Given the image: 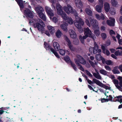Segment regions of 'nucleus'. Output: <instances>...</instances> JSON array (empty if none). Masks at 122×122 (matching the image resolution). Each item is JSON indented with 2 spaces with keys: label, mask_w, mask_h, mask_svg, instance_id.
<instances>
[{
  "label": "nucleus",
  "mask_w": 122,
  "mask_h": 122,
  "mask_svg": "<svg viewBox=\"0 0 122 122\" xmlns=\"http://www.w3.org/2000/svg\"><path fill=\"white\" fill-rule=\"evenodd\" d=\"M112 71L114 74H119L120 73V72L119 71L114 68L112 70Z\"/></svg>",
  "instance_id": "a19ab883"
},
{
  "label": "nucleus",
  "mask_w": 122,
  "mask_h": 122,
  "mask_svg": "<svg viewBox=\"0 0 122 122\" xmlns=\"http://www.w3.org/2000/svg\"><path fill=\"white\" fill-rule=\"evenodd\" d=\"M104 9L105 11L107 12H108L110 9V5L108 3H105L104 4Z\"/></svg>",
  "instance_id": "4be33fe9"
},
{
  "label": "nucleus",
  "mask_w": 122,
  "mask_h": 122,
  "mask_svg": "<svg viewBox=\"0 0 122 122\" xmlns=\"http://www.w3.org/2000/svg\"><path fill=\"white\" fill-rule=\"evenodd\" d=\"M97 21L95 19H92L90 20V23L93 27L94 28H96L98 25H97Z\"/></svg>",
  "instance_id": "2eb2a0df"
},
{
  "label": "nucleus",
  "mask_w": 122,
  "mask_h": 122,
  "mask_svg": "<svg viewBox=\"0 0 122 122\" xmlns=\"http://www.w3.org/2000/svg\"><path fill=\"white\" fill-rule=\"evenodd\" d=\"M111 56L115 59H117V57L115 56V55L113 54H112L111 55Z\"/></svg>",
  "instance_id": "69168bd1"
},
{
  "label": "nucleus",
  "mask_w": 122,
  "mask_h": 122,
  "mask_svg": "<svg viewBox=\"0 0 122 122\" xmlns=\"http://www.w3.org/2000/svg\"><path fill=\"white\" fill-rule=\"evenodd\" d=\"M95 16L97 19L99 20H100V16L97 14H96Z\"/></svg>",
  "instance_id": "680f3d73"
},
{
  "label": "nucleus",
  "mask_w": 122,
  "mask_h": 122,
  "mask_svg": "<svg viewBox=\"0 0 122 122\" xmlns=\"http://www.w3.org/2000/svg\"><path fill=\"white\" fill-rule=\"evenodd\" d=\"M97 81V82H96V84L99 86L103 87L106 89L110 90V87H109L108 86H106L105 84H104L102 83V82H101L97 80H96Z\"/></svg>",
  "instance_id": "6e6552de"
},
{
  "label": "nucleus",
  "mask_w": 122,
  "mask_h": 122,
  "mask_svg": "<svg viewBox=\"0 0 122 122\" xmlns=\"http://www.w3.org/2000/svg\"><path fill=\"white\" fill-rule=\"evenodd\" d=\"M109 99H105L104 98H101V101L102 103L105 102H108L109 101Z\"/></svg>",
  "instance_id": "37998d69"
},
{
  "label": "nucleus",
  "mask_w": 122,
  "mask_h": 122,
  "mask_svg": "<svg viewBox=\"0 0 122 122\" xmlns=\"http://www.w3.org/2000/svg\"><path fill=\"white\" fill-rule=\"evenodd\" d=\"M70 63L71 65V66L72 67L74 70L75 71H76L77 68L76 67L75 64L74 63H73L71 61H70Z\"/></svg>",
  "instance_id": "4c0bfd02"
},
{
  "label": "nucleus",
  "mask_w": 122,
  "mask_h": 122,
  "mask_svg": "<svg viewBox=\"0 0 122 122\" xmlns=\"http://www.w3.org/2000/svg\"><path fill=\"white\" fill-rule=\"evenodd\" d=\"M83 76L87 80V82L90 85H91L92 86H93V85H92V84H94V83H96V82H97V81L96 80H97L95 78H93V79L92 81L91 80L88 79V78L86 75H83Z\"/></svg>",
  "instance_id": "f8f14e48"
},
{
  "label": "nucleus",
  "mask_w": 122,
  "mask_h": 122,
  "mask_svg": "<svg viewBox=\"0 0 122 122\" xmlns=\"http://www.w3.org/2000/svg\"><path fill=\"white\" fill-rule=\"evenodd\" d=\"M116 86L119 90L121 91L122 90V87L120 86H119L118 85H116Z\"/></svg>",
  "instance_id": "13d9d810"
},
{
  "label": "nucleus",
  "mask_w": 122,
  "mask_h": 122,
  "mask_svg": "<svg viewBox=\"0 0 122 122\" xmlns=\"http://www.w3.org/2000/svg\"><path fill=\"white\" fill-rule=\"evenodd\" d=\"M109 34L111 36H112V34H115V32L112 30H111Z\"/></svg>",
  "instance_id": "3c124183"
},
{
  "label": "nucleus",
  "mask_w": 122,
  "mask_h": 122,
  "mask_svg": "<svg viewBox=\"0 0 122 122\" xmlns=\"http://www.w3.org/2000/svg\"><path fill=\"white\" fill-rule=\"evenodd\" d=\"M56 9L57 12L59 15H60L62 17L64 15L65 12L63 11L62 9L61 6L59 4H57L56 5Z\"/></svg>",
  "instance_id": "39448f33"
},
{
  "label": "nucleus",
  "mask_w": 122,
  "mask_h": 122,
  "mask_svg": "<svg viewBox=\"0 0 122 122\" xmlns=\"http://www.w3.org/2000/svg\"><path fill=\"white\" fill-rule=\"evenodd\" d=\"M85 11L87 15H92V11L89 9L88 8H86Z\"/></svg>",
  "instance_id": "2f4dec72"
},
{
  "label": "nucleus",
  "mask_w": 122,
  "mask_h": 122,
  "mask_svg": "<svg viewBox=\"0 0 122 122\" xmlns=\"http://www.w3.org/2000/svg\"><path fill=\"white\" fill-rule=\"evenodd\" d=\"M64 60L67 63H69V62L70 63V59L69 57L68 56H67L64 57Z\"/></svg>",
  "instance_id": "e433bc0d"
},
{
  "label": "nucleus",
  "mask_w": 122,
  "mask_h": 122,
  "mask_svg": "<svg viewBox=\"0 0 122 122\" xmlns=\"http://www.w3.org/2000/svg\"><path fill=\"white\" fill-rule=\"evenodd\" d=\"M39 16L44 21L46 20V16L43 12H39Z\"/></svg>",
  "instance_id": "a211bd4d"
},
{
  "label": "nucleus",
  "mask_w": 122,
  "mask_h": 122,
  "mask_svg": "<svg viewBox=\"0 0 122 122\" xmlns=\"http://www.w3.org/2000/svg\"><path fill=\"white\" fill-rule=\"evenodd\" d=\"M46 11L49 16H53L54 14L53 13V10L49 7L46 6L45 7Z\"/></svg>",
  "instance_id": "0eeeda50"
},
{
  "label": "nucleus",
  "mask_w": 122,
  "mask_h": 122,
  "mask_svg": "<svg viewBox=\"0 0 122 122\" xmlns=\"http://www.w3.org/2000/svg\"><path fill=\"white\" fill-rule=\"evenodd\" d=\"M113 82L116 86V85H118L119 82L118 80L116 79H114L113 80Z\"/></svg>",
  "instance_id": "49530a36"
},
{
  "label": "nucleus",
  "mask_w": 122,
  "mask_h": 122,
  "mask_svg": "<svg viewBox=\"0 0 122 122\" xmlns=\"http://www.w3.org/2000/svg\"><path fill=\"white\" fill-rule=\"evenodd\" d=\"M94 33L97 36H98L100 34V32L98 30H95L94 31Z\"/></svg>",
  "instance_id": "58836bf2"
},
{
  "label": "nucleus",
  "mask_w": 122,
  "mask_h": 122,
  "mask_svg": "<svg viewBox=\"0 0 122 122\" xmlns=\"http://www.w3.org/2000/svg\"><path fill=\"white\" fill-rule=\"evenodd\" d=\"M84 36H83L81 35H80L79 36V38L81 43L83 44H84V40L86 39V38L84 37Z\"/></svg>",
  "instance_id": "cd10ccee"
},
{
  "label": "nucleus",
  "mask_w": 122,
  "mask_h": 122,
  "mask_svg": "<svg viewBox=\"0 0 122 122\" xmlns=\"http://www.w3.org/2000/svg\"><path fill=\"white\" fill-rule=\"evenodd\" d=\"M106 55L107 56H109L110 54L109 51L107 50H106Z\"/></svg>",
  "instance_id": "774afa93"
},
{
  "label": "nucleus",
  "mask_w": 122,
  "mask_h": 122,
  "mask_svg": "<svg viewBox=\"0 0 122 122\" xmlns=\"http://www.w3.org/2000/svg\"><path fill=\"white\" fill-rule=\"evenodd\" d=\"M115 54L116 56H120V54H119V51L118 50L116 51L115 53Z\"/></svg>",
  "instance_id": "6e6d98bb"
},
{
  "label": "nucleus",
  "mask_w": 122,
  "mask_h": 122,
  "mask_svg": "<svg viewBox=\"0 0 122 122\" xmlns=\"http://www.w3.org/2000/svg\"><path fill=\"white\" fill-rule=\"evenodd\" d=\"M47 28L51 34H53L55 32V29L54 27L50 25L47 26Z\"/></svg>",
  "instance_id": "aec40b11"
},
{
  "label": "nucleus",
  "mask_w": 122,
  "mask_h": 122,
  "mask_svg": "<svg viewBox=\"0 0 122 122\" xmlns=\"http://www.w3.org/2000/svg\"><path fill=\"white\" fill-rule=\"evenodd\" d=\"M84 32L85 35V36H84V38L86 37L87 38L88 37H89L92 39L94 40H95V39L96 38L95 35L92 33V31L88 27L84 28Z\"/></svg>",
  "instance_id": "7ed1b4c3"
},
{
  "label": "nucleus",
  "mask_w": 122,
  "mask_h": 122,
  "mask_svg": "<svg viewBox=\"0 0 122 122\" xmlns=\"http://www.w3.org/2000/svg\"><path fill=\"white\" fill-rule=\"evenodd\" d=\"M101 60L102 63L103 64H104L105 63L106 61L105 60V59L103 58V57H101Z\"/></svg>",
  "instance_id": "e2e57ef3"
},
{
  "label": "nucleus",
  "mask_w": 122,
  "mask_h": 122,
  "mask_svg": "<svg viewBox=\"0 0 122 122\" xmlns=\"http://www.w3.org/2000/svg\"><path fill=\"white\" fill-rule=\"evenodd\" d=\"M24 13L27 16L30 18H32L33 17V13L30 11V10L28 9H26L24 10Z\"/></svg>",
  "instance_id": "9b49d317"
},
{
  "label": "nucleus",
  "mask_w": 122,
  "mask_h": 122,
  "mask_svg": "<svg viewBox=\"0 0 122 122\" xmlns=\"http://www.w3.org/2000/svg\"><path fill=\"white\" fill-rule=\"evenodd\" d=\"M45 25L44 22L41 19H39V31H41L42 33H45L48 36H50L49 31H45L44 27Z\"/></svg>",
  "instance_id": "f03ea898"
},
{
  "label": "nucleus",
  "mask_w": 122,
  "mask_h": 122,
  "mask_svg": "<svg viewBox=\"0 0 122 122\" xmlns=\"http://www.w3.org/2000/svg\"><path fill=\"white\" fill-rule=\"evenodd\" d=\"M105 19V16L102 13H101L100 16V20H104Z\"/></svg>",
  "instance_id": "a18cd8bd"
},
{
  "label": "nucleus",
  "mask_w": 122,
  "mask_h": 122,
  "mask_svg": "<svg viewBox=\"0 0 122 122\" xmlns=\"http://www.w3.org/2000/svg\"><path fill=\"white\" fill-rule=\"evenodd\" d=\"M67 6H64L63 9L64 10L67 14L70 13H73V11L72 7L69 5H68Z\"/></svg>",
  "instance_id": "423d86ee"
},
{
  "label": "nucleus",
  "mask_w": 122,
  "mask_h": 122,
  "mask_svg": "<svg viewBox=\"0 0 122 122\" xmlns=\"http://www.w3.org/2000/svg\"><path fill=\"white\" fill-rule=\"evenodd\" d=\"M52 21L56 23L58 21V19L56 17H54L53 18Z\"/></svg>",
  "instance_id": "de8ad7c7"
},
{
  "label": "nucleus",
  "mask_w": 122,
  "mask_h": 122,
  "mask_svg": "<svg viewBox=\"0 0 122 122\" xmlns=\"http://www.w3.org/2000/svg\"><path fill=\"white\" fill-rule=\"evenodd\" d=\"M74 44L76 45H77L79 43V41L78 40H75L74 41Z\"/></svg>",
  "instance_id": "0e129e2a"
},
{
  "label": "nucleus",
  "mask_w": 122,
  "mask_h": 122,
  "mask_svg": "<svg viewBox=\"0 0 122 122\" xmlns=\"http://www.w3.org/2000/svg\"><path fill=\"white\" fill-rule=\"evenodd\" d=\"M119 80V84L122 88V76H119L117 78Z\"/></svg>",
  "instance_id": "72a5a7b5"
},
{
  "label": "nucleus",
  "mask_w": 122,
  "mask_h": 122,
  "mask_svg": "<svg viewBox=\"0 0 122 122\" xmlns=\"http://www.w3.org/2000/svg\"><path fill=\"white\" fill-rule=\"evenodd\" d=\"M111 3L112 6L116 7L118 4V2L115 0H111Z\"/></svg>",
  "instance_id": "7c9ffc66"
},
{
  "label": "nucleus",
  "mask_w": 122,
  "mask_h": 122,
  "mask_svg": "<svg viewBox=\"0 0 122 122\" xmlns=\"http://www.w3.org/2000/svg\"><path fill=\"white\" fill-rule=\"evenodd\" d=\"M101 36L102 39L103 40L107 38L106 34L105 33H102L101 34Z\"/></svg>",
  "instance_id": "ea45409f"
},
{
  "label": "nucleus",
  "mask_w": 122,
  "mask_h": 122,
  "mask_svg": "<svg viewBox=\"0 0 122 122\" xmlns=\"http://www.w3.org/2000/svg\"><path fill=\"white\" fill-rule=\"evenodd\" d=\"M68 24L67 23H65L61 25V27L63 30L66 32L68 31L67 26H68Z\"/></svg>",
  "instance_id": "dca6fc26"
},
{
  "label": "nucleus",
  "mask_w": 122,
  "mask_h": 122,
  "mask_svg": "<svg viewBox=\"0 0 122 122\" xmlns=\"http://www.w3.org/2000/svg\"><path fill=\"white\" fill-rule=\"evenodd\" d=\"M53 46L55 49L58 50L60 46L58 43L57 42H54L53 43Z\"/></svg>",
  "instance_id": "a878e982"
},
{
  "label": "nucleus",
  "mask_w": 122,
  "mask_h": 122,
  "mask_svg": "<svg viewBox=\"0 0 122 122\" xmlns=\"http://www.w3.org/2000/svg\"><path fill=\"white\" fill-rule=\"evenodd\" d=\"M16 1L21 8H23V6L22 4V1L21 0H15Z\"/></svg>",
  "instance_id": "473e14b6"
},
{
  "label": "nucleus",
  "mask_w": 122,
  "mask_h": 122,
  "mask_svg": "<svg viewBox=\"0 0 122 122\" xmlns=\"http://www.w3.org/2000/svg\"><path fill=\"white\" fill-rule=\"evenodd\" d=\"M89 62L90 64L92 67H94L95 66V64L92 61H91L90 60L89 61Z\"/></svg>",
  "instance_id": "bf43d9fd"
},
{
  "label": "nucleus",
  "mask_w": 122,
  "mask_h": 122,
  "mask_svg": "<svg viewBox=\"0 0 122 122\" xmlns=\"http://www.w3.org/2000/svg\"><path fill=\"white\" fill-rule=\"evenodd\" d=\"M77 57L78 60H78L79 61L82 60V63H81L83 65H85L86 64V61L81 56L79 55H77Z\"/></svg>",
  "instance_id": "f3484780"
},
{
  "label": "nucleus",
  "mask_w": 122,
  "mask_h": 122,
  "mask_svg": "<svg viewBox=\"0 0 122 122\" xmlns=\"http://www.w3.org/2000/svg\"><path fill=\"white\" fill-rule=\"evenodd\" d=\"M112 62L111 60H107L106 61L105 64L108 65H111Z\"/></svg>",
  "instance_id": "c03bdc74"
},
{
  "label": "nucleus",
  "mask_w": 122,
  "mask_h": 122,
  "mask_svg": "<svg viewBox=\"0 0 122 122\" xmlns=\"http://www.w3.org/2000/svg\"><path fill=\"white\" fill-rule=\"evenodd\" d=\"M118 43L120 45H122V43H121L122 42V39H119L118 40Z\"/></svg>",
  "instance_id": "338daca9"
},
{
  "label": "nucleus",
  "mask_w": 122,
  "mask_h": 122,
  "mask_svg": "<svg viewBox=\"0 0 122 122\" xmlns=\"http://www.w3.org/2000/svg\"><path fill=\"white\" fill-rule=\"evenodd\" d=\"M75 2L76 6L79 8H81L83 6V4L80 0H75Z\"/></svg>",
  "instance_id": "ddd939ff"
},
{
  "label": "nucleus",
  "mask_w": 122,
  "mask_h": 122,
  "mask_svg": "<svg viewBox=\"0 0 122 122\" xmlns=\"http://www.w3.org/2000/svg\"><path fill=\"white\" fill-rule=\"evenodd\" d=\"M39 12H44V10L42 7L39 5Z\"/></svg>",
  "instance_id": "8fccbe9b"
},
{
  "label": "nucleus",
  "mask_w": 122,
  "mask_h": 122,
  "mask_svg": "<svg viewBox=\"0 0 122 122\" xmlns=\"http://www.w3.org/2000/svg\"><path fill=\"white\" fill-rule=\"evenodd\" d=\"M85 22L87 25L89 27H90L91 26L90 24L89 20L87 19L86 20Z\"/></svg>",
  "instance_id": "603ef678"
},
{
  "label": "nucleus",
  "mask_w": 122,
  "mask_h": 122,
  "mask_svg": "<svg viewBox=\"0 0 122 122\" xmlns=\"http://www.w3.org/2000/svg\"><path fill=\"white\" fill-rule=\"evenodd\" d=\"M93 76L96 78L100 80L102 79V77L98 72H97V73L94 72L93 73Z\"/></svg>",
  "instance_id": "412c9836"
},
{
  "label": "nucleus",
  "mask_w": 122,
  "mask_h": 122,
  "mask_svg": "<svg viewBox=\"0 0 122 122\" xmlns=\"http://www.w3.org/2000/svg\"><path fill=\"white\" fill-rule=\"evenodd\" d=\"M106 43L107 46H109L111 44V41L110 40H107L106 41Z\"/></svg>",
  "instance_id": "5fc2aeb1"
},
{
  "label": "nucleus",
  "mask_w": 122,
  "mask_h": 122,
  "mask_svg": "<svg viewBox=\"0 0 122 122\" xmlns=\"http://www.w3.org/2000/svg\"><path fill=\"white\" fill-rule=\"evenodd\" d=\"M65 40L67 42V46H68L69 48L71 51H74L75 50V48L71 44V42L68 37L65 36H64Z\"/></svg>",
  "instance_id": "20e7f679"
},
{
  "label": "nucleus",
  "mask_w": 122,
  "mask_h": 122,
  "mask_svg": "<svg viewBox=\"0 0 122 122\" xmlns=\"http://www.w3.org/2000/svg\"><path fill=\"white\" fill-rule=\"evenodd\" d=\"M44 45L45 47L46 50L51 51V52H52V53H53V52L55 51V50L53 48L51 47L50 45L46 42H44Z\"/></svg>",
  "instance_id": "1a4fd4ad"
},
{
  "label": "nucleus",
  "mask_w": 122,
  "mask_h": 122,
  "mask_svg": "<svg viewBox=\"0 0 122 122\" xmlns=\"http://www.w3.org/2000/svg\"><path fill=\"white\" fill-rule=\"evenodd\" d=\"M62 35V32L59 30H57L56 32V36L58 38H60Z\"/></svg>",
  "instance_id": "b1692460"
},
{
  "label": "nucleus",
  "mask_w": 122,
  "mask_h": 122,
  "mask_svg": "<svg viewBox=\"0 0 122 122\" xmlns=\"http://www.w3.org/2000/svg\"><path fill=\"white\" fill-rule=\"evenodd\" d=\"M59 49L58 50L60 54L62 56H64L66 53L65 51L62 49Z\"/></svg>",
  "instance_id": "c756f323"
},
{
  "label": "nucleus",
  "mask_w": 122,
  "mask_h": 122,
  "mask_svg": "<svg viewBox=\"0 0 122 122\" xmlns=\"http://www.w3.org/2000/svg\"><path fill=\"white\" fill-rule=\"evenodd\" d=\"M53 53L57 58H60V57L58 55V53L56 51H55V52H54Z\"/></svg>",
  "instance_id": "864d4df0"
},
{
  "label": "nucleus",
  "mask_w": 122,
  "mask_h": 122,
  "mask_svg": "<svg viewBox=\"0 0 122 122\" xmlns=\"http://www.w3.org/2000/svg\"><path fill=\"white\" fill-rule=\"evenodd\" d=\"M101 48L102 50V52L105 54V53L106 48L105 46L103 45H101Z\"/></svg>",
  "instance_id": "79ce46f5"
},
{
  "label": "nucleus",
  "mask_w": 122,
  "mask_h": 122,
  "mask_svg": "<svg viewBox=\"0 0 122 122\" xmlns=\"http://www.w3.org/2000/svg\"><path fill=\"white\" fill-rule=\"evenodd\" d=\"M100 73L104 75H107V72L103 69H101L100 70Z\"/></svg>",
  "instance_id": "f704fd0d"
},
{
  "label": "nucleus",
  "mask_w": 122,
  "mask_h": 122,
  "mask_svg": "<svg viewBox=\"0 0 122 122\" xmlns=\"http://www.w3.org/2000/svg\"><path fill=\"white\" fill-rule=\"evenodd\" d=\"M107 24L110 26H114V23L113 21L110 20H108L107 21Z\"/></svg>",
  "instance_id": "c85d7f7f"
},
{
  "label": "nucleus",
  "mask_w": 122,
  "mask_h": 122,
  "mask_svg": "<svg viewBox=\"0 0 122 122\" xmlns=\"http://www.w3.org/2000/svg\"><path fill=\"white\" fill-rule=\"evenodd\" d=\"M79 62V61L78 60L75 61V62L76 64L78 66H79V69L81 71H84V69L80 63Z\"/></svg>",
  "instance_id": "5701e85b"
},
{
  "label": "nucleus",
  "mask_w": 122,
  "mask_h": 122,
  "mask_svg": "<svg viewBox=\"0 0 122 122\" xmlns=\"http://www.w3.org/2000/svg\"><path fill=\"white\" fill-rule=\"evenodd\" d=\"M75 17L76 22L74 23L75 25L79 29L82 30V28L81 26H83L84 24V22L82 19L79 18L78 15V14L76 13L74 14Z\"/></svg>",
  "instance_id": "f257e3e1"
},
{
  "label": "nucleus",
  "mask_w": 122,
  "mask_h": 122,
  "mask_svg": "<svg viewBox=\"0 0 122 122\" xmlns=\"http://www.w3.org/2000/svg\"><path fill=\"white\" fill-rule=\"evenodd\" d=\"M103 6L100 5H97L96 6V10L98 12L100 13L102 11V7Z\"/></svg>",
  "instance_id": "393cba45"
},
{
  "label": "nucleus",
  "mask_w": 122,
  "mask_h": 122,
  "mask_svg": "<svg viewBox=\"0 0 122 122\" xmlns=\"http://www.w3.org/2000/svg\"><path fill=\"white\" fill-rule=\"evenodd\" d=\"M94 46L93 48V52L94 54H96L97 52V50L99 47L96 43H94Z\"/></svg>",
  "instance_id": "6ab92c4d"
},
{
  "label": "nucleus",
  "mask_w": 122,
  "mask_h": 122,
  "mask_svg": "<svg viewBox=\"0 0 122 122\" xmlns=\"http://www.w3.org/2000/svg\"><path fill=\"white\" fill-rule=\"evenodd\" d=\"M69 33L70 37L72 38L75 39L76 38L77 36L76 33L72 30H69Z\"/></svg>",
  "instance_id": "4468645a"
},
{
  "label": "nucleus",
  "mask_w": 122,
  "mask_h": 122,
  "mask_svg": "<svg viewBox=\"0 0 122 122\" xmlns=\"http://www.w3.org/2000/svg\"><path fill=\"white\" fill-rule=\"evenodd\" d=\"M102 56H101L100 54H96L95 56V58L98 61H99L101 59V58Z\"/></svg>",
  "instance_id": "c9c22d12"
},
{
  "label": "nucleus",
  "mask_w": 122,
  "mask_h": 122,
  "mask_svg": "<svg viewBox=\"0 0 122 122\" xmlns=\"http://www.w3.org/2000/svg\"><path fill=\"white\" fill-rule=\"evenodd\" d=\"M113 101L114 102H116L117 101L120 102V103H122V98L120 100L119 99H116V100H115V99H113Z\"/></svg>",
  "instance_id": "09e8293b"
},
{
  "label": "nucleus",
  "mask_w": 122,
  "mask_h": 122,
  "mask_svg": "<svg viewBox=\"0 0 122 122\" xmlns=\"http://www.w3.org/2000/svg\"><path fill=\"white\" fill-rule=\"evenodd\" d=\"M62 17V18L65 20H67L68 23L69 24L71 25L73 24V21L71 17H68L66 13Z\"/></svg>",
  "instance_id": "9d476101"
},
{
  "label": "nucleus",
  "mask_w": 122,
  "mask_h": 122,
  "mask_svg": "<svg viewBox=\"0 0 122 122\" xmlns=\"http://www.w3.org/2000/svg\"><path fill=\"white\" fill-rule=\"evenodd\" d=\"M105 67L107 70L110 71L111 70V68L108 66H105Z\"/></svg>",
  "instance_id": "4d7b16f0"
},
{
  "label": "nucleus",
  "mask_w": 122,
  "mask_h": 122,
  "mask_svg": "<svg viewBox=\"0 0 122 122\" xmlns=\"http://www.w3.org/2000/svg\"><path fill=\"white\" fill-rule=\"evenodd\" d=\"M32 22L34 24V27L35 28H36L38 29V22L37 20L33 19V20Z\"/></svg>",
  "instance_id": "bb28decb"
},
{
  "label": "nucleus",
  "mask_w": 122,
  "mask_h": 122,
  "mask_svg": "<svg viewBox=\"0 0 122 122\" xmlns=\"http://www.w3.org/2000/svg\"><path fill=\"white\" fill-rule=\"evenodd\" d=\"M99 5H100L102 6H103V3L102 0H99Z\"/></svg>",
  "instance_id": "052dcab7"
}]
</instances>
